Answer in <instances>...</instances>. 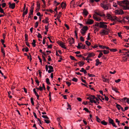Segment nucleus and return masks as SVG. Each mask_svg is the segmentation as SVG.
Returning <instances> with one entry per match:
<instances>
[{"label":"nucleus","mask_w":129,"mask_h":129,"mask_svg":"<svg viewBox=\"0 0 129 129\" xmlns=\"http://www.w3.org/2000/svg\"><path fill=\"white\" fill-rule=\"evenodd\" d=\"M101 6L104 10H108L109 7H110V4L108 3L107 1H103L101 3Z\"/></svg>","instance_id":"nucleus-1"},{"label":"nucleus","mask_w":129,"mask_h":129,"mask_svg":"<svg viewBox=\"0 0 129 129\" xmlns=\"http://www.w3.org/2000/svg\"><path fill=\"white\" fill-rule=\"evenodd\" d=\"M124 5L123 8L124 10L129 9V2L127 0L123 1Z\"/></svg>","instance_id":"nucleus-2"},{"label":"nucleus","mask_w":129,"mask_h":129,"mask_svg":"<svg viewBox=\"0 0 129 129\" xmlns=\"http://www.w3.org/2000/svg\"><path fill=\"white\" fill-rule=\"evenodd\" d=\"M108 23L102 22H100V25L99 27L100 28H104L105 29H107V26L106 24H107Z\"/></svg>","instance_id":"nucleus-3"},{"label":"nucleus","mask_w":129,"mask_h":129,"mask_svg":"<svg viewBox=\"0 0 129 129\" xmlns=\"http://www.w3.org/2000/svg\"><path fill=\"white\" fill-rule=\"evenodd\" d=\"M88 27L87 26H84L81 29L80 31V33L82 36L85 35L86 31L88 30Z\"/></svg>","instance_id":"nucleus-4"},{"label":"nucleus","mask_w":129,"mask_h":129,"mask_svg":"<svg viewBox=\"0 0 129 129\" xmlns=\"http://www.w3.org/2000/svg\"><path fill=\"white\" fill-rule=\"evenodd\" d=\"M121 18V17H120L118 18L116 16H113L112 19H111V21L115 22L116 21H117L119 22H122V21H121V20H120Z\"/></svg>","instance_id":"nucleus-5"},{"label":"nucleus","mask_w":129,"mask_h":129,"mask_svg":"<svg viewBox=\"0 0 129 129\" xmlns=\"http://www.w3.org/2000/svg\"><path fill=\"white\" fill-rule=\"evenodd\" d=\"M100 33L101 35L103 36L108 35L109 34V32L106 29H103L100 31Z\"/></svg>","instance_id":"nucleus-6"},{"label":"nucleus","mask_w":129,"mask_h":129,"mask_svg":"<svg viewBox=\"0 0 129 129\" xmlns=\"http://www.w3.org/2000/svg\"><path fill=\"white\" fill-rule=\"evenodd\" d=\"M108 121L110 124H111L113 126L115 127H117V126L116 125L115 123L114 122L113 120L111 118H110L109 117H108Z\"/></svg>","instance_id":"nucleus-7"},{"label":"nucleus","mask_w":129,"mask_h":129,"mask_svg":"<svg viewBox=\"0 0 129 129\" xmlns=\"http://www.w3.org/2000/svg\"><path fill=\"white\" fill-rule=\"evenodd\" d=\"M115 12L116 14H122L124 13L123 11L121 9L116 10Z\"/></svg>","instance_id":"nucleus-8"},{"label":"nucleus","mask_w":129,"mask_h":129,"mask_svg":"<svg viewBox=\"0 0 129 129\" xmlns=\"http://www.w3.org/2000/svg\"><path fill=\"white\" fill-rule=\"evenodd\" d=\"M58 44L62 48L65 49H67V47H66L65 45V43L61 41L58 42Z\"/></svg>","instance_id":"nucleus-9"},{"label":"nucleus","mask_w":129,"mask_h":129,"mask_svg":"<svg viewBox=\"0 0 129 129\" xmlns=\"http://www.w3.org/2000/svg\"><path fill=\"white\" fill-rule=\"evenodd\" d=\"M9 7L10 8L14 9L15 6V3H13L11 4L10 2L9 3Z\"/></svg>","instance_id":"nucleus-10"},{"label":"nucleus","mask_w":129,"mask_h":129,"mask_svg":"<svg viewBox=\"0 0 129 129\" xmlns=\"http://www.w3.org/2000/svg\"><path fill=\"white\" fill-rule=\"evenodd\" d=\"M25 40L26 42H25L26 45H27L28 47H30V45L29 44V43L28 42V35L27 34H25Z\"/></svg>","instance_id":"nucleus-11"},{"label":"nucleus","mask_w":129,"mask_h":129,"mask_svg":"<svg viewBox=\"0 0 129 129\" xmlns=\"http://www.w3.org/2000/svg\"><path fill=\"white\" fill-rule=\"evenodd\" d=\"M93 22L94 21L93 19H89L86 21V24L88 25H91L92 24Z\"/></svg>","instance_id":"nucleus-12"},{"label":"nucleus","mask_w":129,"mask_h":129,"mask_svg":"<svg viewBox=\"0 0 129 129\" xmlns=\"http://www.w3.org/2000/svg\"><path fill=\"white\" fill-rule=\"evenodd\" d=\"M121 21H122V22H129V17L127 16H126L125 17H124L123 19L121 20Z\"/></svg>","instance_id":"nucleus-13"},{"label":"nucleus","mask_w":129,"mask_h":129,"mask_svg":"<svg viewBox=\"0 0 129 129\" xmlns=\"http://www.w3.org/2000/svg\"><path fill=\"white\" fill-rule=\"evenodd\" d=\"M116 107L118 110H120V109H121L122 111H124L123 108L120 105L116 103Z\"/></svg>","instance_id":"nucleus-14"},{"label":"nucleus","mask_w":129,"mask_h":129,"mask_svg":"<svg viewBox=\"0 0 129 129\" xmlns=\"http://www.w3.org/2000/svg\"><path fill=\"white\" fill-rule=\"evenodd\" d=\"M68 40H69V43L71 45L74 43L75 42L74 39L73 38H71V39L69 38L68 39Z\"/></svg>","instance_id":"nucleus-15"},{"label":"nucleus","mask_w":129,"mask_h":129,"mask_svg":"<svg viewBox=\"0 0 129 129\" xmlns=\"http://www.w3.org/2000/svg\"><path fill=\"white\" fill-rule=\"evenodd\" d=\"M82 14L86 16L88 14V12L85 9L83 10Z\"/></svg>","instance_id":"nucleus-16"},{"label":"nucleus","mask_w":129,"mask_h":129,"mask_svg":"<svg viewBox=\"0 0 129 129\" xmlns=\"http://www.w3.org/2000/svg\"><path fill=\"white\" fill-rule=\"evenodd\" d=\"M33 91L35 94V95L37 96V99L38 100H39V96L36 92V89L34 88L33 89Z\"/></svg>","instance_id":"nucleus-17"},{"label":"nucleus","mask_w":129,"mask_h":129,"mask_svg":"<svg viewBox=\"0 0 129 129\" xmlns=\"http://www.w3.org/2000/svg\"><path fill=\"white\" fill-rule=\"evenodd\" d=\"M95 55L94 53L93 52L91 53H89L87 56L88 57H93Z\"/></svg>","instance_id":"nucleus-18"},{"label":"nucleus","mask_w":129,"mask_h":129,"mask_svg":"<svg viewBox=\"0 0 129 129\" xmlns=\"http://www.w3.org/2000/svg\"><path fill=\"white\" fill-rule=\"evenodd\" d=\"M99 47L100 48H102L103 49H109V48L108 47L102 46L101 45H99Z\"/></svg>","instance_id":"nucleus-19"},{"label":"nucleus","mask_w":129,"mask_h":129,"mask_svg":"<svg viewBox=\"0 0 129 129\" xmlns=\"http://www.w3.org/2000/svg\"><path fill=\"white\" fill-rule=\"evenodd\" d=\"M117 3L118 5H119L120 6H122L123 7V5H124L123 1H118Z\"/></svg>","instance_id":"nucleus-20"},{"label":"nucleus","mask_w":129,"mask_h":129,"mask_svg":"<svg viewBox=\"0 0 129 129\" xmlns=\"http://www.w3.org/2000/svg\"><path fill=\"white\" fill-rule=\"evenodd\" d=\"M105 16L107 19H110L111 21V19H112L113 17L110 14H107V15Z\"/></svg>","instance_id":"nucleus-21"},{"label":"nucleus","mask_w":129,"mask_h":129,"mask_svg":"<svg viewBox=\"0 0 129 129\" xmlns=\"http://www.w3.org/2000/svg\"><path fill=\"white\" fill-rule=\"evenodd\" d=\"M61 7L62 9H65L66 6V3L62 2L61 4Z\"/></svg>","instance_id":"nucleus-22"},{"label":"nucleus","mask_w":129,"mask_h":129,"mask_svg":"<svg viewBox=\"0 0 129 129\" xmlns=\"http://www.w3.org/2000/svg\"><path fill=\"white\" fill-rule=\"evenodd\" d=\"M95 13L96 15H99L101 16L104 17H105V15L104 14H101V13L100 12H95Z\"/></svg>","instance_id":"nucleus-23"},{"label":"nucleus","mask_w":129,"mask_h":129,"mask_svg":"<svg viewBox=\"0 0 129 129\" xmlns=\"http://www.w3.org/2000/svg\"><path fill=\"white\" fill-rule=\"evenodd\" d=\"M28 13V9L27 8V7L25 10V11H24L23 14H22V16H23L24 17V16L25 15H26Z\"/></svg>","instance_id":"nucleus-24"},{"label":"nucleus","mask_w":129,"mask_h":129,"mask_svg":"<svg viewBox=\"0 0 129 129\" xmlns=\"http://www.w3.org/2000/svg\"><path fill=\"white\" fill-rule=\"evenodd\" d=\"M78 64L80 67L83 66L85 64L84 61H79L78 62Z\"/></svg>","instance_id":"nucleus-25"},{"label":"nucleus","mask_w":129,"mask_h":129,"mask_svg":"<svg viewBox=\"0 0 129 129\" xmlns=\"http://www.w3.org/2000/svg\"><path fill=\"white\" fill-rule=\"evenodd\" d=\"M102 78L103 79V81L104 82H107L109 81V79L105 78L104 76L102 77Z\"/></svg>","instance_id":"nucleus-26"},{"label":"nucleus","mask_w":129,"mask_h":129,"mask_svg":"<svg viewBox=\"0 0 129 129\" xmlns=\"http://www.w3.org/2000/svg\"><path fill=\"white\" fill-rule=\"evenodd\" d=\"M112 89L115 91L116 93H119V92L118 90V89L115 87H112Z\"/></svg>","instance_id":"nucleus-27"},{"label":"nucleus","mask_w":129,"mask_h":129,"mask_svg":"<svg viewBox=\"0 0 129 129\" xmlns=\"http://www.w3.org/2000/svg\"><path fill=\"white\" fill-rule=\"evenodd\" d=\"M36 41L35 40H33V42L31 43V44L32 45V46L33 47H35L36 46Z\"/></svg>","instance_id":"nucleus-28"},{"label":"nucleus","mask_w":129,"mask_h":129,"mask_svg":"<svg viewBox=\"0 0 129 129\" xmlns=\"http://www.w3.org/2000/svg\"><path fill=\"white\" fill-rule=\"evenodd\" d=\"M103 52L104 54H107L109 53V51L108 50H103Z\"/></svg>","instance_id":"nucleus-29"},{"label":"nucleus","mask_w":129,"mask_h":129,"mask_svg":"<svg viewBox=\"0 0 129 129\" xmlns=\"http://www.w3.org/2000/svg\"><path fill=\"white\" fill-rule=\"evenodd\" d=\"M1 52H2V53L3 54V55H4L3 57H5V50H4V48L2 47L1 48Z\"/></svg>","instance_id":"nucleus-30"},{"label":"nucleus","mask_w":129,"mask_h":129,"mask_svg":"<svg viewBox=\"0 0 129 129\" xmlns=\"http://www.w3.org/2000/svg\"><path fill=\"white\" fill-rule=\"evenodd\" d=\"M29 56L28 55L27 58L28 59H29L30 61H31L32 60L31 56L30 53H29Z\"/></svg>","instance_id":"nucleus-31"},{"label":"nucleus","mask_w":129,"mask_h":129,"mask_svg":"<svg viewBox=\"0 0 129 129\" xmlns=\"http://www.w3.org/2000/svg\"><path fill=\"white\" fill-rule=\"evenodd\" d=\"M101 123L102 124L104 125H106L107 124V122L105 121L104 120H103V121H101Z\"/></svg>","instance_id":"nucleus-32"},{"label":"nucleus","mask_w":129,"mask_h":129,"mask_svg":"<svg viewBox=\"0 0 129 129\" xmlns=\"http://www.w3.org/2000/svg\"><path fill=\"white\" fill-rule=\"evenodd\" d=\"M46 82L47 84L48 85H50L51 83L50 82L49 79L48 78H47L46 79Z\"/></svg>","instance_id":"nucleus-33"},{"label":"nucleus","mask_w":129,"mask_h":129,"mask_svg":"<svg viewBox=\"0 0 129 129\" xmlns=\"http://www.w3.org/2000/svg\"><path fill=\"white\" fill-rule=\"evenodd\" d=\"M68 108H67V110H69V109L70 110H72V108L71 107V106L68 103H67Z\"/></svg>","instance_id":"nucleus-34"},{"label":"nucleus","mask_w":129,"mask_h":129,"mask_svg":"<svg viewBox=\"0 0 129 129\" xmlns=\"http://www.w3.org/2000/svg\"><path fill=\"white\" fill-rule=\"evenodd\" d=\"M62 13L61 12H59L58 14L57 15V18H60V17L61 16Z\"/></svg>","instance_id":"nucleus-35"},{"label":"nucleus","mask_w":129,"mask_h":129,"mask_svg":"<svg viewBox=\"0 0 129 129\" xmlns=\"http://www.w3.org/2000/svg\"><path fill=\"white\" fill-rule=\"evenodd\" d=\"M81 43H79L78 44V45L77 46V48L78 49H80L81 47Z\"/></svg>","instance_id":"nucleus-36"},{"label":"nucleus","mask_w":129,"mask_h":129,"mask_svg":"<svg viewBox=\"0 0 129 129\" xmlns=\"http://www.w3.org/2000/svg\"><path fill=\"white\" fill-rule=\"evenodd\" d=\"M109 50H110V51L111 52H116L117 51V50L116 49H110Z\"/></svg>","instance_id":"nucleus-37"},{"label":"nucleus","mask_w":129,"mask_h":129,"mask_svg":"<svg viewBox=\"0 0 129 129\" xmlns=\"http://www.w3.org/2000/svg\"><path fill=\"white\" fill-rule=\"evenodd\" d=\"M70 57L71 60H75L77 61V60L73 56H70Z\"/></svg>","instance_id":"nucleus-38"},{"label":"nucleus","mask_w":129,"mask_h":129,"mask_svg":"<svg viewBox=\"0 0 129 129\" xmlns=\"http://www.w3.org/2000/svg\"><path fill=\"white\" fill-rule=\"evenodd\" d=\"M0 12L1 13H3L4 14H5L4 10L2 9L1 7H0Z\"/></svg>","instance_id":"nucleus-39"},{"label":"nucleus","mask_w":129,"mask_h":129,"mask_svg":"<svg viewBox=\"0 0 129 129\" xmlns=\"http://www.w3.org/2000/svg\"><path fill=\"white\" fill-rule=\"evenodd\" d=\"M123 99H124V101H125V100L126 99H127L126 100V102H127V103L128 104H129V98H127L126 97H125L124 98H123Z\"/></svg>","instance_id":"nucleus-40"},{"label":"nucleus","mask_w":129,"mask_h":129,"mask_svg":"<svg viewBox=\"0 0 129 129\" xmlns=\"http://www.w3.org/2000/svg\"><path fill=\"white\" fill-rule=\"evenodd\" d=\"M45 23H49V21H48L49 19L48 17H46L45 18Z\"/></svg>","instance_id":"nucleus-41"},{"label":"nucleus","mask_w":129,"mask_h":129,"mask_svg":"<svg viewBox=\"0 0 129 129\" xmlns=\"http://www.w3.org/2000/svg\"><path fill=\"white\" fill-rule=\"evenodd\" d=\"M85 43L88 46H89L91 45L90 43L88 41H85Z\"/></svg>","instance_id":"nucleus-42"},{"label":"nucleus","mask_w":129,"mask_h":129,"mask_svg":"<svg viewBox=\"0 0 129 129\" xmlns=\"http://www.w3.org/2000/svg\"><path fill=\"white\" fill-rule=\"evenodd\" d=\"M30 101L32 105L34 106V102L33 100V98H31Z\"/></svg>","instance_id":"nucleus-43"},{"label":"nucleus","mask_w":129,"mask_h":129,"mask_svg":"<svg viewBox=\"0 0 129 129\" xmlns=\"http://www.w3.org/2000/svg\"><path fill=\"white\" fill-rule=\"evenodd\" d=\"M78 30V29L77 28H76L74 31L75 33V35L76 36H77V32Z\"/></svg>","instance_id":"nucleus-44"},{"label":"nucleus","mask_w":129,"mask_h":129,"mask_svg":"<svg viewBox=\"0 0 129 129\" xmlns=\"http://www.w3.org/2000/svg\"><path fill=\"white\" fill-rule=\"evenodd\" d=\"M90 33H88V36H87V38H86V39H87V40H90V39L91 38H90Z\"/></svg>","instance_id":"nucleus-45"},{"label":"nucleus","mask_w":129,"mask_h":129,"mask_svg":"<svg viewBox=\"0 0 129 129\" xmlns=\"http://www.w3.org/2000/svg\"><path fill=\"white\" fill-rule=\"evenodd\" d=\"M103 53L102 52H100L98 56V57L100 58L103 55Z\"/></svg>","instance_id":"nucleus-46"},{"label":"nucleus","mask_w":129,"mask_h":129,"mask_svg":"<svg viewBox=\"0 0 129 129\" xmlns=\"http://www.w3.org/2000/svg\"><path fill=\"white\" fill-rule=\"evenodd\" d=\"M78 79L77 78H73L72 79V80L74 82H77L78 81Z\"/></svg>","instance_id":"nucleus-47"},{"label":"nucleus","mask_w":129,"mask_h":129,"mask_svg":"<svg viewBox=\"0 0 129 129\" xmlns=\"http://www.w3.org/2000/svg\"><path fill=\"white\" fill-rule=\"evenodd\" d=\"M60 3L57 2L56 1H55L54 2V4H55V5L56 6H57Z\"/></svg>","instance_id":"nucleus-48"},{"label":"nucleus","mask_w":129,"mask_h":129,"mask_svg":"<svg viewBox=\"0 0 129 129\" xmlns=\"http://www.w3.org/2000/svg\"><path fill=\"white\" fill-rule=\"evenodd\" d=\"M96 97L94 95H91V100L93 101L94 99H95Z\"/></svg>","instance_id":"nucleus-49"},{"label":"nucleus","mask_w":129,"mask_h":129,"mask_svg":"<svg viewBox=\"0 0 129 129\" xmlns=\"http://www.w3.org/2000/svg\"><path fill=\"white\" fill-rule=\"evenodd\" d=\"M37 8H40V4L38 2H37Z\"/></svg>","instance_id":"nucleus-50"},{"label":"nucleus","mask_w":129,"mask_h":129,"mask_svg":"<svg viewBox=\"0 0 129 129\" xmlns=\"http://www.w3.org/2000/svg\"><path fill=\"white\" fill-rule=\"evenodd\" d=\"M83 110H85V111H86L87 112H89L90 113V111L88 110V109H87L86 108H84L83 109Z\"/></svg>","instance_id":"nucleus-51"},{"label":"nucleus","mask_w":129,"mask_h":129,"mask_svg":"<svg viewBox=\"0 0 129 129\" xmlns=\"http://www.w3.org/2000/svg\"><path fill=\"white\" fill-rule=\"evenodd\" d=\"M86 60H87V62L88 63H89V60H92V59H90L89 58V57H87L86 58Z\"/></svg>","instance_id":"nucleus-52"},{"label":"nucleus","mask_w":129,"mask_h":129,"mask_svg":"<svg viewBox=\"0 0 129 129\" xmlns=\"http://www.w3.org/2000/svg\"><path fill=\"white\" fill-rule=\"evenodd\" d=\"M37 37L38 38H42V36L41 35V34L39 33H38V34Z\"/></svg>","instance_id":"nucleus-53"},{"label":"nucleus","mask_w":129,"mask_h":129,"mask_svg":"<svg viewBox=\"0 0 129 129\" xmlns=\"http://www.w3.org/2000/svg\"><path fill=\"white\" fill-rule=\"evenodd\" d=\"M96 118L97 122L99 123L101 121V119L99 118V117L97 116L96 117Z\"/></svg>","instance_id":"nucleus-54"},{"label":"nucleus","mask_w":129,"mask_h":129,"mask_svg":"<svg viewBox=\"0 0 129 129\" xmlns=\"http://www.w3.org/2000/svg\"><path fill=\"white\" fill-rule=\"evenodd\" d=\"M39 51L41 53H42L43 54V55H44V56H46V55L45 54V52H43L42 51V50L41 49L40 50V51Z\"/></svg>","instance_id":"nucleus-55"},{"label":"nucleus","mask_w":129,"mask_h":129,"mask_svg":"<svg viewBox=\"0 0 129 129\" xmlns=\"http://www.w3.org/2000/svg\"><path fill=\"white\" fill-rule=\"evenodd\" d=\"M116 122L118 123V124L119 126H120V121L118 120V119H115Z\"/></svg>","instance_id":"nucleus-56"},{"label":"nucleus","mask_w":129,"mask_h":129,"mask_svg":"<svg viewBox=\"0 0 129 129\" xmlns=\"http://www.w3.org/2000/svg\"><path fill=\"white\" fill-rule=\"evenodd\" d=\"M100 25V22L98 23V22H96L95 23V24H94V26H99Z\"/></svg>","instance_id":"nucleus-57"},{"label":"nucleus","mask_w":129,"mask_h":129,"mask_svg":"<svg viewBox=\"0 0 129 129\" xmlns=\"http://www.w3.org/2000/svg\"><path fill=\"white\" fill-rule=\"evenodd\" d=\"M66 83L68 85V86H69L71 84L70 82L68 81H66Z\"/></svg>","instance_id":"nucleus-58"},{"label":"nucleus","mask_w":129,"mask_h":129,"mask_svg":"<svg viewBox=\"0 0 129 129\" xmlns=\"http://www.w3.org/2000/svg\"><path fill=\"white\" fill-rule=\"evenodd\" d=\"M42 117L45 119H49V118L46 115H43L42 116Z\"/></svg>","instance_id":"nucleus-59"},{"label":"nucleus","mask_w":129,"mask_h":129,"mask_svg":"<svg viewBox=\"0 0 129 129\" xmlns=\"http://www.w3.org/2000/svg\"><path fill=\"white\" fill-rule=\"evenodd\" d=\"M104 95L105 96V100L106 101H108L109 99L108 98V97H107L105 94Z\"/></svg>","instance_id":"nucleus-60"},{"label":"nucleus","mask_w":129,"mask_h":129,"mask_svg":"<svg viewBox=\"0 0 129 129\" xmlns=\"http://www.w3.org/2000/svg\"><path fill=\"white\" fill-rule=\"evenodd\" d=\"M88 75L89 77H95V75L93 74H90L89 73L88 74Z\"/></svg>","instance_id":"nucleus-61"},{"label":"nucleus","mask_w":129,"mask_h":129,"mask_svg":"<svg viewBox=\"0 0 129 129\" xmlns=\"http://www.w3.org/2000/svg\"><path fill=\"white\" fill-rule=\"evenodd\" d=\"M2 6L3 8L5 7L6 5V4L5 3H3L2 4Z\"/></svg>","instance_id":"nucleus-62"},{"label":"nucleus","mask_w":129,"mask_h":129,"mask_svg":"<svg viewBox=\"0 0 129 129\" xmlns=\"http://www.w3.org/2000/svg\"><path fill=\"white\" fill-rule=\"evenodd\" d=\"M48 67L49 68L50 70H53V67L52 66L50 65H49L48 66Z\"/></svg>","instance_id":"nucleus-63"},{"label":"nucleus","mask_w":129,"mask_h":129,"mask_svg":"<svg viewBox=\"0 0 129 129\" xmlns=\"http://www.w3.org/2000/svg\"><path fill=\"white\" fill-rule=\"evenodd\" d=\"M96 21H99L101 20V19L99 17H97L95 19Z\"/></svg>","instance_id":"nucleus-64"}]
</instances>
